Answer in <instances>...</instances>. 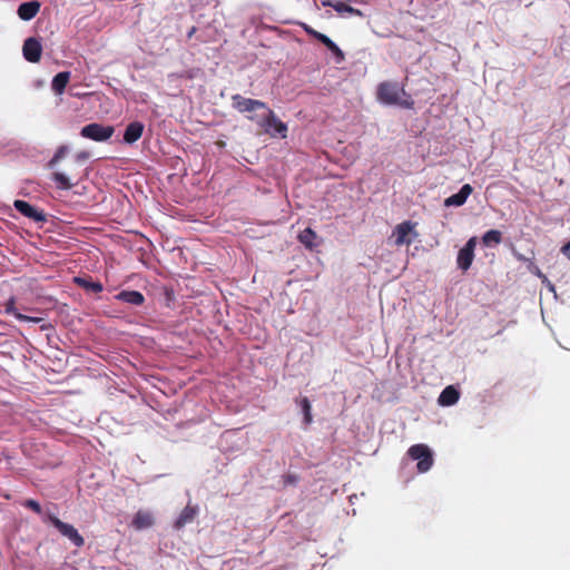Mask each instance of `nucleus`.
I'll use <instances>...</instances> for the list:
<instances>
[{
    "label": "nucleus",
    "mask_w": 570,
    "mask_h": 570,
    "mask_svg": "<svg viewBox=\"0 0 570 570\" xmlns=\"http://www.w3.org/2000/svg\"><path fill=\"white\" fill-rule=\"evenodd\" d=\"M405 95V90L400 88L396 82L383 81L379 85L376 90L377 100L385 105H400L402 107H411L412 102L401 100Z\"/></svg>",
    "instance_id": "1"
},
{
    "label": "nucleus",
    "mask_w": 570,
    "mask_h": 570,
    "mask_svg": "<svg viewBox=\"0 0 570 570\" xmlns=\"http://www.w3.org/2000/svg\"><path fill=\"white\" fill-rule=\"evenodd\" d=\"M43 521L50 522L63 537L68 538L77 548H80L85 544V539L78 532V530L73 525L62 522L55 514L46 513L43 517Z\"/></svg>",
    "instance_id": "2"
},
{
    "label": "nucleus",
    "mask_w": 570,
    "mask_h": 570,
    "mask_svg": "<svg viewBox=\"0 0 570 570\" xmlns=\"http://www.w3.org/2000/svg\"><path fill=\"white\" fill-rule=\"evenodd\" d=\"M248 119L257 122L261 127H263L266 131L274 130L276 134H279L282 137H286L287 126L281 121L274 114L272 109L266 110V115H249Z\"/></svg>",
    "instance_id": "3"
},
{
    "label": "nucleus",
    "mask_w": 570,
    "mask_h": 570,
    "mask_svg": "<svg viewBox=\"0 0 570 570\" xmlns=\"http://www.w3.org/2000/svg\"><path fill=\"white\" fill-rule=\"evenodd\" d=\"M412 460L417 461V470L421 473L428 472L433 465L432 452L425 444H414L407 450Z\"/></svg>",
    "instance_id": "4"
},
{
    "label": "nucleus",
    "mask_w": 570,
    "mask_h": 570,
    "mask_svg": "<svg viewBox=\"0 0 570 570\" xmlns=\"http://www.w3.org/2000/svg\"><path fill=\"white\" fill-rule=\"evenodd\" d=\"M115 132L114 126H105L98 122H91L81 128L80 135L83 138L94 140V141H106Z\"/></svg>",
    "instance_id": "5"
},
{
    "label": "nucleus",
    "mask_w": 570,
    "mask_h": 570,
    "mask_svg": "<svg viewBox=\"0 0 570 570\" xmlns=\"http://www.w3.org/2000/svg\"><path fill=\"white\" fill-rule=\"evenodd\" d=\"M232 106L240 114H253L261 109H264L265 111L268 109L264 101L246 98L239 94L232 96Z\"/></svg>",
    "instance_id": "6"
},
{
    "label": "nucleus",
    "mask_w": 570,
    "mask_h": 570,
    "mask_svg": "<svg viewBox=\"0 0 570 570\" xmlns=\"http://www.w3.org/2000/svg\"><path fill=\"white\" fill-rule=\"evenodd\" d=\"M476 246V238H470L465 245L459 250L456 263L459 268L468 271L472 265L474 258V249Z\"/></svg>",
    "instance_id": "7"
},
{
    "label": "nucleus",
    "mask_w": 570,
    "mask_h": 570,
    "mask_svg": "<svg viewBox=\"0 0 570 570\" xmlns=\"http://www.w3.org/2000/svg\"><path fill=\"white\" fill-rule=\"evenodd\" d=\"M22 53L27 61L36 63L41 59L42 46L40 41L33 37L24 40Z\"/></svg>",
    "instance_id": "8"
},
{
    "label": "nucleus",
    "mask_w": 570,
    "mask_h": 570,
    "mask_svg": "<svg viewBox=\"0 0 570 570\" xmlns=\"http://www.w3.org/2000/svg\"><path fill=\"white\" fill-rule=\"evenodd\" d=\"M13 206L21 215L32 219L33 222H46V215L43 212L38 210L26 200L17 199L14 200Z\"/></svg>",
    "instance_id": "9"
},
{
    "label": "nucleus",
    "mask_w": 570,
    "mask_h": 570,
    "mask_svg": "<svg viewBox=\"0 0 570 570\" xmlns=\"http://www.w3.org/2000/svg\"><path fill=\"white\" fill-rule=\"evenodd\" d=\"M414 225L411 222H403L395 226L393 230V236L395 237V245H410L412 243V238H410V234L413 232Z\"/></svg>",
    "instance_id": "10"
},
{
    "label": "nucleus",
    "mask_w": 570,
    "mask_h": 570,
    "mask_svg": "<svg viewBox=\"0 0 570 570\" xmlns=\"http://www.w3.org/2000/svg\"><path fill=\"white\" fill-rule=\"evenodd\" d=\"M198 513H199L198 505L187 504L181 510L178 518L176 519V521L174 523L175 529L179 530V529L184 528L186 524L191 523L196 519Z\"/></svg>",
    "instance_id": "11"
},
{
    "label": "nucleus",
    "mask_w": 570,
    "mask_h": 570,
    "mask_svg": "<svg viewBox=\"0 0 570 570\" xmlns=\"http://www.w3.org/2000/svg\"><path fill=\"white\" fill-rule=\"evenodd\" d=\"M472 191H473L472 186L470 184H465L461 187V189L456 194L445 198L444 205L446 207H451V206L460 207L466 202L468 197L472 194Z\"/></svg>",
    "instance_id": "12"
},
{
    "label": "nucleus",
    "mask_w": 570,
    "mask_h": 570,
    "mask_svg": "<svg viewBox=\"0 0 570 570\" xmlns=\"http://www.w3.org/2000/svg\"><path fill=\"white\" fill-rule=\"evenodd\" d=\"M145 126L140 121H132L128 124L124 132V141L126 144H134L139 140L142 136Z\"/></svg>",
    "instance_id": "13"
},
{
    "label": "nucleus",
    "mask_w": 570,
    "mask_h": 570,
    "mask_svg": "<svg viewBox=\"0 0 570 570\" xmlns=\"http://www.w3.org/2000/svg\"><path fill=\"white\" fill-rule=\"evenodd\" d=\"M4 312L7 314L13 315L17 320L21 322L40 323L43 320L42 317L28 316L21 314L16 307V301L13 297H11L4 303Z\"/></svg>",
    "instance_id": "14"
},
{
    "label": "nucleus",
    "mask_w": 570,
    "mask_h": 570,
    "mask_svg": "<svg viewBox=\"0 0 570 570\" xmlns=\"http://www.w3.org/2000/svg\"><path fill=\"white\" fill-rule=\"evenodd\" d=\"M154 523H155V520H154L153 514L148 511H142V510H139L135 514V517L131 521V525L136 530H142V529L150 528L154 525Z\"/></svg>",
    "instance_id": "15"
},
{
    "label": "nucleus",
    "mask_w": 570,
    "mask_h": 570,
    "mask_svg": "<svg viewBox=\"0 0 570 570\" xmlns=\"http://www.w3.org/2000/svg\"><path fill=\"white\" fill-rule=\"evenodd\" d=\"M40 10V3L37 1L23 2L18 8V16L24 21H29L37 16Z\"/></svg>",
    "instance_id": "16"
},
{
    "label": "nucleus",
    "mask_w": 570,
    "mask_h": 570,
    "mask_svg": "<svg viewBox=\"0 0 570 570\" xmlns=\"http://www.w3.org/2000/svg\"><path fill=\"white\" fill-rule=\"evenodd\" d=\"M459 391L453 385H449L441 392L438 401L442 406H451L459 401Z\"/></svg>",
    "instance_id": "17"
},
{
    "label": "nucleus",
    "mask_w": 570,
    "mask_h": 570,
    "mask_svg": "<svg viewBox=\"0 0 570 570\" xmlns=\"http://www.w3.org/2000/svg\"><path fill=\"white\" fill-rule=\"evenodd\" d=\"M116 298L136 306H140L145 302L144 295L138 291H121Z\"/></svg>",
    "instance_id": "18"
},
{
    "label": "nucleus",
    "mask_w": 570,
    "mask_h": 570,
    "mask_svg": "<svg viewBox=\"0 0 570 570\" xmlns=\"http://www.w3.org/2000/svg\"><path fill=\"white\" fill-rule=\"evenodd\" d=\"M69 79H70L69 71L58 72L53 77L52 82H51V88L55 91V94L61 95L65 91V89L69 82Z\"/></svg>",
    "instance_id": "19"
},
{
    "label": "nucleus",
    "mask_w": 570,
    "mask_h": 570,
    "mask_svg": "<svg viewBox=\"0 0 570 570\" xmlns=\"http://www.w3.org/2000/svg\"><path fill=\"white\" fill-rule=\"evenodd\" d=\"M317 234L309 227L305 228L298 234V240L308 249L317 246Z\"/></svg>",
    "instance_id": "20"
},
{
    "label": "nucleus",
    "mask_w": 570,
    "mask_h": 570,
    "mask_svg": "<svg viewBox=\"0 0 570 570\" xmlns=\"http://www.w3.org/2000/svg\"><path fill=\"white\" fill-rule=\"evenodd\" d=\"M75 283L86 291L100 293L104 286L100 282H94L90 277H76Z\"/></svg>",
    "instance_id": "21"
},
{
    "label": "nucleus",
    "mask_w": 570,
    "mask_h": 570,
    "mask_svg": "<svg viewBox=\"0 0 570 570\" xmlns=\"http://www.w3.org/2000/svg\"><path fill=\"white\" fill-rule=\"evenodd\" d=\"M51 179L56 183L57 188L63 190H69L76 185L68 175L59 171L53 173Z\"/></svg>",
    "instance_id": "22"
},
{
    "label": "nucleus",
    "mask_w": 570,
    "mask_h": 570,
    "mask_svg": "<svg viewBox=\"0 0 570 570\" xmlns=\"http://www.w3.org/2000/svg\"><path fill=\"white\" fill-rule=\"evenodd\" d=\"M320 42L323 43L335 56L337 62H341L344 60V58H345L344 52L326 35L321 39Z\"/></svg>",
    "instance_id": "23"
},
{
    "label": "nucleus",
    "mask_w": 570,
    "mask_h": 570,
    "mask_svg": "<svg viewBox=\"0 0 570 570\" xmlns=\"http://www.w3.org/2000/svg\"><path fill=\"white\" fill-rule=\"evenodd\" d=\"M502 240V234L500 230L497 229H490L484 233L482 236V242L485 246H490L492 244H500Z\"/></svg>",
    "instance_id": "24"
},
{
    "label": "nucleus",
    "mask_w": 570,
    "mask_h": 570,
    "mask_svg": "<svg viewBox=\"0 0 570 570\" xmlns=\"http://www.w3.org/2000/svg\"><path fill=\"white\" fill-rule=\"evenodd\" d=\"M334 10L337 13H348V14H353V16H357V17H363V12L361 10L355 9V8L351 7L350 4L342 2V1L335 2Z\"/></svg>",
    "instance_id": "25"
},
{
    "label": "nucleus",
    "mask_w": 570,
    "mask_h": 570,
    "mask_svg": "<svg viewBox=\"0 0 570 570\" xmlns=\"http://www.w3.org/2000/svg\"><path fill=\"white\" fill-rule=\"evenodd\" d=\"M299 405L303 410V413H304V422L306 424H309L312 422V405H311V402L307 397H303L299 402Z\"/></svg>",
    "instance_id": "26"
},
{
    "label": "nucleus",
    "mask_w": 570,
    "mask_h": 570,
    "mask_svg": "<svg viewBox=\"0 0 570 570\" xmlns=\"http://www.w3.org/2000/svg\"><path fill=\"white\" fill-rule=\"evenodd\" d=\"M67 153H68V147L65 145L60 146L56 150L53 157L50 159V161L48 164L49 167H51V168L55 167L66 156Z\"/></svg>",
    "instance_id": "27"
},
{
    "label": "nucleus",
    "mask_w": 570,
    "mask_h": 570,
    "mask_svg": "<svg viewBox=\"0 0 570 570\" xmlns=\"http://www.w3.org/2000/svg\"><path fill=\"white\" fill-rule=\"evenodd\" d=\"M301 27L303 28V30L311 37H313L314 39L321 41V39L325 36L324 33H321L318 31H316L315 29H313L309 24L307 23H301Z\"/></svg>",
    "instance_id": "28"
},
{
    "label": "nucleus",
    "mask_w": 570,
    "mask_h": 570,
    "mask_svg": "<svg viewBox=\"0 0 570 570\" xmlns=\"http://www.w3.org/2000/svg\"><path fill=\"white\" fill-rule=\"evenodd\" d=\"M23 505L30 510H32L33 512H36L37 514H41L42 513V508L41 505L39 504L38 501L33 500V499H28L24 501Z\"/></svg>",
    "instance_id": "29"
},
{
    "label": "nucleus",
    "mask_w": 570,
    "mask_h": 570,
    "mask_svg": "<svg viewBox=\"0 0 570 570\" xmlns=\"http://www.w3.org/2000/svg\"><path fill=\"white\" fill-rule=\"evenodd\" d=\"M528 271L538 276L540 279H544L546 281V274H543L541 272V269L531 261H529V264H528Z\"/></svg>",
    "instance_id": "30"
},
{
    "label": "nucleus",
    "mask_w": 570,
    "mask_h": 570,
    "mask_svg": "<svg viewBox=\"0 0 570 570\" xmlns=\"http://www.w3.org/2000/svg\"><path fill=\"white\" fill-rule=\"evenodd\" d=\"M541 282L550 292H554L556 291L554 285L549 281V278L547 276H546V281L541 279Z\"/></svg>",
    "instance_id": "31"
},
{
    "label": "nucleus",
    "mask_w": 570,
    "mask_h": 570,
    "mask_svg": "<svg viewBox=\"0 0 570 570\" xmlns=\"http://www.w3.org/2000/svg\"><path fill=\"white\" fill-rule=\"evenodd\" d=\"M561 252L570 259V240L562 246Z\"/></svg>",
    "instance_id": "32"
},
{
    "label": "nucleus",
    "mask_w": 570,
    "mask_h": 570,
    "mask_svg": "<svg viewBox=\"0 0 570 570\" xmlns=\"http://www.w3.org/2000/svg\"><path fill=\"white\" fill-rule=\"evenodd\" d=\"M335 2H336V1H333V0H323V1H322V4H323L324 7H331V8H333V9H334V7H335Z\"/></svg>",
    "instance_id": "33"
},
{
    "label": "nucleus",
    "mask_w": 570,
    "mask_h": 570,
    "mask_svg": "<svg viewBox=\"0 0 570 570\" xmlns=\"http://www.w3.org/2000/svg\"><path fill=\"white\" fill-rule=\"evenodd\" d=\"M88 158V154L82 151L77 155V159L79 160H86Z\"/></svg>",
    "instance_id": "34"
},
{
    "label": "nucleus",
    "mask_w": 570,
    "mask_h": 570,
    "mask_svg": "<svg viewBox=\"0 0 570 570\" xmlns=\"http://www.w3.org/2000/svg\"><path fill=\"white\" fill-rule=\"evenodd\" d=\"M515 257L518 261H521V262H529L530 259L525 258L523 255L521 254H515Z\"/></svg>",
    "instance_id": "35"
},
{
    "label": "nucleus",
    "mask_w": 570,
    "mask_h": 570,
    "mask_svg": "<svg viewBox=\"0 0 570 570\" xmlns=\"http://www.w3.org/2000/svg\"><path fill=\"white\" fill-rule=\"evenodd\" d=\"M196 30H197L196 27H191L190 30L187 33V37L191 38L195 35Z\"/></svg>",
    "instance_id": "36"
}]
</instances>
